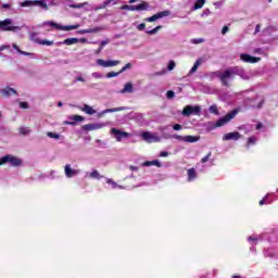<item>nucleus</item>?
Listing matches in <instances>:
<instances>
[{
	"instance_id": "obj_9",
	"label": "nucleus",
	"mask_w": 278,
	"mask_h": 278,
	"mask_svg": "<svg viewBox=\"0 0 278 278\" xmlns=\"http://www.w3.org/2000/svg\"><path fill=\"white\" fill-rule=\"evenodd\" d=\"M31 5H37L38 8H42V10H48L47 2L45 0H36V1H29L26 0L21 3L22 8H29Z\"/></svg>"
},
{
	"instance_id": "obj_45",
	"label": "nucleus",
	"mask_w": 278,
	"mask_h": 278,
	"mask_svg": "<svg viewBox=\"0 0 278 278\" xmlns=\"http://www.w3.org/2000/svg\"><path fill=\"white\" fill-rule=\"evenodd\" d=\"M110 41L105 40V41H101L100 43V48L96 51V53H101V51H103V47H105V45H108Z\"/></svg>"
},
{
	"instance_id": "obj_18",
	"label": "nucleus",
	"mask_w": 278,
	"mask_h": 278,
	"mask_svg": "<svg viewBox=\"0 0 278 278\" xmlns=\"http://www.w3.org/2000/svg\"><path fill=\"white\" fill-rule=\"evenodd\" d=\"M199 178V174H197V169L194 167H191L187 170V181L189 184H192V181H197Z\"/></svg>"
},
{
	"instance_id": "obj_28",
	"label": "nucleus",
	"mask_w": 278,
	"mask_h": 278,
	"mask_svg": "<svg viewBox=\"0 0 278 278\" xmlns=\"http://www.w3.org/2000/svg\"><path fill=\"white\" fill-rule=\"evenodd\" d=\"M0 92L3 94V97H11V94H16V89L7 87L0 90Z\"/></svg>"
},
{
	"instance_id": "obj_52",
	"label": "nucleus",
	"mask_w": 278,
	"mask_h": 278,
	"mask_svg": "<svg viewBox=\"0 0 278 278\" xmlns=\"http://www.w3.org/2000/svg\"><path fill=\"white\" fill-rule=\"evenodd\" d=\"M129 68H131V63H127L124 67H122L119 73H125V71H129Z\"/></svg>"
},
{
	"instance_id": "obj_10",
	"label": "nucleus",
	"mask_w": 278,
	"mask_h": 278,
	"mask_svg": "<svg viewBox=\"0 0 278 278\" xmlns=\"http://www.w3.org/2000/svg\"><path fill=\"white\" fill-rule=\"evenodd\" d=\"M98 66H101L102 68H111L113 66H118V64H121V61H112V60H102V59H98L96 61Z\"/></svg>"
},
{
	"instance_id": "obj_60",
	"label": "nucleus",
	"mask_w": 278,
	"mask_h": 278,
	"mask_svg": "<svg viewBox=\"0 0 278 278\" xmlns=\"http://www.w3.org/2000/svg\"><path fill=\"white\" fill-rule=\"evenodd\" d=\"M160 157H168V152L162 151V152L160 153Z\"/></svg>"
},
{
	"instance_id": "obj_20",
	"label": "nucleus",
	"mask_w": 278,
	"mask_h": 278,
	"mask_svg": "<svg viewBox=\"0 0 278 278\" xmlns=\"http://www.w3.org/2000/svg\"><path fill=\"white\" fill-rule=\"evenodd\" d=\"M85 177H87L88 179H97L98 181L103 179V175H101L97 169H93L92 172H87Z\"/></svg>"
},
{
	"instance_id": "obj_14",
	"label": "nucleus",
	"mask_w": 278,
	"mask_h": 278,
	"mask_svg": "<svg viewBox=\"0 0 278 278\" xmlns=\"http://www.w3.org/2000/svg\"><path fill=\"white\" fill-rule=\"evenodd\" d=\"M111 134L114 136L116 140H121V138H131V134L118 130L116 128H112Z\"/></svg>"
},
{
	"instance_id": "obj_31",
	"label": "nucleus",
	"mask_w": 278,
	"mask_h": 278,
	"mask_svg": "<svg viewBox=\"0 0 278 278\" xmlns=\"http://www.w3.org/2000/svg\"><path fill=\"white\" fill-rule=\"evenodd\" d=\"M201 64H203V60L202 59H198L194 63V65L191 67L189 75H193V73H197V71H199V67L201 66Z\"/></svg>"
},
{
	"instance_id": "obj_43",
	"label": "nucleus",
	"mask_w": 278,
	"mask_h": 278,
	"mask_svg": "<svg viewBox=\"0 0 278 278\" xmlns=\"http://www.w3.org/2000/svg\"><path fill=\"white\" fill-rule=\"evenodd\" d=\"M108 5H116V0H105L103 2V8H108Z\"/></svg>"
},
{
	"instance_id": "obj_13",
	"label": "nucleus",
	"mask_w": 278,
	"mask_h": 278,
	"mask_svg": "<svg viewBox=\"0 0 278 278\" xmlns=\"http://www.w3.org/2000/svg\"><path fill=\"white\" fill-rule=\"evenodd\" d=\"M125 110H127V106L106 109V110H103L102 112L98 113V118H103V116H105V114H112L114 112H125Z\"/></svg>"
},
{
	"instance_id": "obj_46",
	"label": "nucleus",
	"mask_w": 278,
	"mask_h": 278,
	"mask_svg": "<svg viewBox=\"0 0 278 278\" xmlns=\"http://www.w3.org/2000/svg\"><path fill=\"white\" fill-rule=\"evenodd\" d=\"M255 129L257 131H264L266 129V126H264V124H262V123H257L255 126Z\"/></svg>"
},
{
	"instance_id": "obj_58",
	"label": "nucleus",
	"mask_w": 278,
	"mask_h": 278,
	"mask_svg": "<svg viewBox=\"0 0 278 278\" xmlns=\"http://www.w3.org/2000/svg\"><path fill=\"white\" fill-rule=\"evenodd\" d=\"M5 49H10V45L0 46V53H1V51H5Z\"/></svg>"
},
{
	"instance_id": "obj_48",
	"label": "nucleus",
	"mask_w": 278,
	"mask_h": 278,
	"mask_svg": "<svg viewBox=\"0 0 278 278\" xmlns=\"http://www.w3.org/2000/svg\"><path fill=\"white\" fill-rule=\"evenodd\" d=\"M20 134H22V136H27L29 134V129L27 127H21Z\"/></svg>"
},
{
	"instance_id": "obj_32",
	"label": "nucleus",
	"mask_w": 278,
	"mask_h": 278,
	"mask_svg": "<svg viewBox=\"0 0 278 278\" xmlns=\"http://www.w3.org/2000/svg\"><path fill=\"white\" fill-rule=\"evenodd\" d=\"M79 42V39L77 38H67L63 42H60V45H66L67 47H71V45H77Z\"/></svg>"
},
{
	"instance_id": "obj_21",
	"label": "nucleus",
	"mask_w": 278,
	"mask_h": 278,
	"mask_svg": "<svg viewBox=\"0 0 278 278\" xmlns=\"http://www.w3.org/2000/svg\"><path fill=\"white\" fill-rule=\"evenodd\" d=\"M242 139V136L238 131L228 132L224 136V140H240Z\"/></svg>"
},
{
	"instance_id": "obj_56",
	"label": "nucleus",
	"mask_w": 278,
	"mask_h": 278,
	"mask_svg": "<svg viewBox=\"0 0 278 278\" xmlns=\"http://www.w3.org/2000/svg\"><path fill=\"white\" fill-rule=\"evenodd\" d=\"M254 53H258L260 55H264V50L262 48L254 49Z\"/></svg>"
},
{
	"instance_id": "obj_40",
	"label": "nucleus",
	"mask_w": 278,
	"mask_h": 278,
	"mask_svg": "<svg viewBox=\"0 0 278 278\" xmlns=\"http://www.w3.org/2000/svg\"><path fill=\"white\" fill-rule=\"evenodd\" d=\"M30 40L38 45V42H40V38H38V33H30Z\"/></svg>"
},
{
	"instance_id": "obj_23",
	"label": "nucleus",
	"mask_w": 278,
	"mask_h": 278,
	"mask_svg": "<svg viewBox=\"0 0 278 278\" xmlns=\"http://www.w3.org/2000/svg\"><path fill=\"white\" fill-rule=\"evenodd\" d=\"M99 31H103V27L101 26H98V27H94V28H88V29H81L78 31V34H99Z\"/></svg>"
},
{
	"instance_id": "obj_5",
	"label": "nucleus",
	"mask_w": 278,
	"mask_h": 278,
	"mask_svg": "<svg viewBox=\"0 0 278 278\" xmlns=\"http://www.w3.org/2000/svg\"><path fill=\"white\" fill-rule=\"evenodd\" d=\"M3 164H10V166H21L23 161L12 154H9L0 157V166H3Z\"/></svg>"
},
{
	"instance_id": "obj_44",
	"label": "nucleus",
	"mask_w": 278,
	"mask_h": 278,
	"mask_svg": "<svg viewBox=\"0 0 278 278\" xmlns=\"http://www.w3.org/2000/svg\"><path fill=\"white\" fill-rule=\"evenodd\" d=\"M121 75V72H110L106 74V77L111 79L112 77H118Z\"/></svg>"
},
{
	"instance_id": "obj_17",
	"label": "nucleus",
	"mask_w": 278,
	"mask_h": 278,
	"mask_svg": "<svg viewBox=\"0 0 278 278\" xmlns=\"http://www.w3.org/2000/svg\"><path fill=\"white\" fill-rule=\"evenodd\" d=\"M103 127H105L104 123H93L83 126V129H85V131H94L97 129H103Z\"/></svg>"
},
{
	"instance_id": "obj_6",
	"label": "nucleus",
	"mask_w": 278,
	"mask_h": 278,
	"mask_svg": "<svg viewBox=\"0 0 278 278\" xmlns=\"http://www.w3.org/2000/svg\"><path fill=\"white\" fill-rule=\"evenodd\" d=\"M64 175L67 179H73V177H79V175H81V169L71 164H66L64 167Z\"/></svg>"
},
{
	"instance_id": "obj_55",
	"label": "nucleus",
	"mask_w": 278,
	"mask_h": 278,
	"mask_svg": "<svg viewBox=\"0 0 278 278\" xmlns=\"http://www.w3.org/2000/svg\"><path fill=\"white\" fill-rule=\"evenodd\" d=\"M56 175H58V172H55V170H51V172H50V178H51V179H58V176H56Z\"/></svg>"
},
{
	"instance_id": "obj_12",
	"label": "nucleus",
	"mask_w": 278,
	"mask_h": 278,
	"mask_svg": "<svg viewBox=\"0 0 278 278\" xmlns=\"http://www.w3.org/2000/svg\"><path fill=\"white\" fill-rule=\"evenodd\" d=\"M264 239L262 238V236H250L248 237V242L249 244H251L250 251L252 253H255V245L257 244V242H262Z\"/></svg>"
},
{
	"instance_id": "obj_29",
	"label": "nucleus",
	"mask_w": 278,
	"mask_h": 278,
	"mask_svg": "<svg viewBox=\"0 0 278 278\" xmlns=\"http://www.w3.org/2000/svg\"><path fill=\"white\" fill-rule=\"evenodd\" d=\"M141 138H143V140H157L155 134H152L151 131L142 132Z\"/></svg>"
},
{
	"instance_id": "obj_1",
	"label": "nucleus",
	"mask_w": 278,
	"mask_h": 278,
	"mask_svg": "<svg viewBox=\"0 0 278 278\" xmlns=\"http://www.w3.org/2000/svg\"><path fill=\"white\" fill-rule=\"evenodd\" d=\"M215 75L219 78V81H222L223 86L226 87H229V81L235 79L236 75L241 77V79H251V74L247 73V71L240 66L228 67L224 72L218 71L215 73Z\"/></svg>"
},
{
	"instance_id": "obj_8",
	"label": "nucleus",
	"mask_w": 278,
	"mask_h": 278,
	"mask_svg": "<svg viewBox=\"0 0 278 278\" xmlns=\"http://www.w3.org/2000/svg\"><path fill=\"white\" fill-rule=\"evenodd\" d=\"M43 25H50V27H54V29H59L60 31H71L73 29H79V24L63 26L54 22H46L43 23Z\"/></svg>"
},
{
	"instance_id": "obj_41",
	"label": "nucleus",
	"mask_w": 278,
	"mask_h": 278,
	"mask_svg": "<svg viewBox=\"0 0 278 278\" xmlns=\"http://www.w3.org/2000/svg\"><path fill=\"white\" fill-rule=\"evenodd\" d=\"M161 28H162V26H156L155 28H153L151 30H147L146 34H149V36H153L156 33H159Z\"/></svg>"
},
{
	"instance_id": "obj_7",
	"label": "nucleus",
	"mask_w": 278,
	"mask_h": 278,
	"mask_svg": "<svg viewBox=\"0 0 278 278\" xmlns=\"http://www.w3.org/2000/svg\"><path fill=\"white\" fill-rule=\"evenodd\" d=\"M201 114V105H186L182 110V116H199Z\"/></svg>"
},
{
	"instance_id": "obj_16",
	"label": "nucleus",
	"mask_w": 278,
	"mask_h": 278,
	"mask_svg": "<svg viewBox=\"0 0 278 278\" xmlns=\"http://www.w3.org/2000/svg\"><path fill=\"white\" fill-rule=\"evenodd\" d=\"M240 60H242V62H245L248 64H256V62H260V60L262 59L249 55L247 53H242L240 54Z\"/></svg>"
},
{
	"instance_id": "obj_15",
	"label": "nucleus",
	"mask_w": 278,
	"mask_h": 278,
	"mask_svg": "<svg viewBox=\"0 0 278 278\" xmlns=\"http://www.w3.org/2000/svg\"><path fill=\"white\" fill-rule=\"evenodd\" d=\"M277 201V194L267 193L264 199L260 201V205H270V203Z\"/></svg>"
},
{
	"instance_id": "obj_57",
	"label": "nucleus",
	"mask_w": 278,
	"mask_h": 278,
	"mask_svg": "<svg viewBox=\"0 0 278 278\" xmlns=\"http://www.w3.org/2000/svg\"><path fill=\"white\" fill-rule=\"evenodd\" d=\"M144 27H147V25H146L144 23H141V24H139V25L137 26V29H138L139 31H142V30H144Z\"/></svg>"
},
{
	"instance_id": "obj_4",
	"label": "nucleus",
	"mask_w": 278,
	"mask_h": 278,
	"mask_svg": "<svg viewBox=\"0 0 278 278\" xmlns=\"http://www.w3.org/2000/svg\"><path fill=\"white\" fill-rule=\"evenodd\" d=\"M0 29L2 31H21L23 27L21 26H14V22L12 18H7L4 21H0Z\"/></svg>"
},
{
	"instance_id": "obj_61",
	"label": "nucleus",
	"mask_w": 278,
	"mask_h": 278,
	"mask_svg": "<svg viewBox=\"0 0 278 278\" xmlns=\"http://www.w3.org/2000/svg\"><path fill=\"white\" fill-rule=\"evenodd\" d=\"M260 29H262V25L257 24L254 34H260Z\"/></svg>"
},
{
	"instance_id": "obj_63",
	"label": "nucleus",
	"mask_w": 278,
	"mask_h": 278,
	"mask_svg": "<svg viewBox=\"0 0 278 278\" xmlns=\"http://www.w3.org/2000/svg\"><path fill=\"white\" fill-rule=\"evenodd\" d=\"M76 81H81L84 84V83H86V79H84V77H81V76H77Z\"/></svg>"
},
{
	"instance_id": "obj_54",
	"label": "nucleus",
	"mask_w": 278,
	"mask_h": 278,
	"mask_svg": "<svg viewBox=\"0 0 278 278\" xmlns=\"http://www.w3.org/2000/svg\"><path fill=\"white\" fill-rule=\"evenodd\" d=\"M180 140H199V137L187 136L185 138H180Z\"/></svg>"
},
{
	"instance_id": "obj_37",
	"label": "nucleus",
	"mask_w": 278,
	"mask_h": 278,
	"mask_svg": "<svg viewBox=\"0 0 278 278\" xmlns=\"http://www.w3.org/2000/svg\"><path fill=\"white\" fill-rule=\"evenodd\" d=\"M38 45H42V46H46V47H51L53 45V41L47 40V39H39Z\"/></svg>"
},
{
	"instance_id": "obj_25",
	"label": "nucleus",
	"mask_w": 278,
	"mask_h": 278,
	"mask_svg": "<svg viewBox=\"0 0 278 278\" xmlns=\"http://www.w3.org/2000/svg\"><path fill=\"white\" fill-rule=\"evenodd\" d=\"M141 166H156V168H162V163L160 162V160L146 161L141 164Z\"/></svg>"
},
{
	"instance_id": "obj_3",
	"label": "nucleus",
	"mask_w": 278,
	"mask_h": 278,
	"mask_svg": "<svg viewBox=\"0 0 278 278\" xmlns=\"http://www.w3.org/2000/svg\"><path fill=\"white\" fill-rule=\"evenodd\" d=\"M216 160L212 157V152H208L201 161L197 164V168L200 173H204L206 168H212Z\"/></svg>"
},
{
	"instance_id": "obj_34",
	"label": "nucleus",
	"mask_w": 278,
	"mask_h": 278,
	"mask_svg": "<svg viewBox=\"0 0 278 278\" xmlns=\"http://www.w3.org/2000/svg\"><path fill=\"white\" fill-rule=\"evenodd\" d=\"M208 112L210 114H214L215 116H218V114H220V112L218 111V105L213 104L208 108Z\"/></svg>"
},
{
	"instance_id": "obj_59",
	"label": "nucleus",
	"mask_w": 278,
	"mask_h": 278,
	"mask_svg": "<svg viewBox=\"0 0 278 278\" xmlns=\"http://www.w3.org/2000/svg\"><path fill=\"white\" fill-rule=\"evenodd\" d=\"M227 31H229V27L228 26H224L223 29H222L223 36H225V34H227Z\"/></svg>"
},
{
	"instance_id": "obj_47",
	"label": "nucleus",
	"mask_w": 278,
	"mask_h": 278,
	"mask_svg": "<svg viewBox=\"0 0 278 278\" xmlns=\"http://www.w3.org/2000/svg\"><path fill=\"white\" fill-rule=\"evenodd\" d=\"M91 77H94V79H103V74H101L99 72H93L91 74Z\"/></svg>"
},
{
	"instance_id": "obj_33",
	"label": "nucleus",
	"mask_w": 278,
	"mask_h": 278,
	"mask_svg": "<svg viewBox=\"0 0 278 278\" xmlns=\"http://www.w3.org/2000/svg\"><path fill=\"white\" fill-rule=\"evenodd\" d=\"M121 92L122 94H125V92H134V85L131 83H127Z\"/></svg>"
},
{
	"instance_id": "obj_22",
	"label": "nucleus",
	"mask_w": 278,
	"mask_h": 278,
	"mask_svg": "<svg viewBox=\"0 0 278 278\" xmlns=\"http://www.w3.org/2000/svg\"><path fill=\"white\" fill-rule=\"evenodd\" d=\"M65 2L67 3L68 8H73L74 10H81V8H86V5H89L88 2L75 4L73 3V0H65Z\"/></svg>"
},
{
	"instance_id": "obj_26",
	"label": "nucleus",
	"mask_w": 278,
	"mask_h": 278,
	"mask_svg": "<svg viewBox=\"0 0 278 278\" xmlns=\"http://www.w3.org/2000/svg\"><path fill=\"white\" fill-rule=\"evenodd\" d=\"M105 182L109 184V186H111L113 190H116V188H118L119 190H125V187L116 184V181H114V179L112 178H105Z\"/></svg>"
},
{
	"instance_id": "obj_64",
	"label": "nucleus",
	"mask_w": 278,
	"mask_h": 278,
	"mask_svg": "<svg viewBox=\"0 0 278 278\" xmlns=\"http://www.w3.org/2000/svg\"><path fill=\"white\" fill-rule=\"evenodd\" d=\"M129 169L134 173V172L138 170V167L137 166H130Z\"/></svg>"
},
{
	"instance_id": "obj_49",
	"label": "nucleus",
	"mask_w": 278,
	"mask_h": 278,
	"mask_svg": "<svg viewBox=\"0 0 278 278\" xmlns=\"http://www.w3.org/2000/svg\"><path fill=\"white\" fill-rule=\"evenodd\" d=\"M48 138H54V140H59L60 135L55 132H48L47 134Z\"/></svg>"
},
{
	"instance_id": "obj_62",
	"label": "nucleus",
	"mask_w": 278,
	"mask_h": 278,
	"mask_svg": "<svg viewBox=\"0 0 278 278\" xmlns=\"http://www.w3.org/2000/svg\"><path fill=\"white\" fill-rule=\"evenodd\" d=\"M173 129H175V131H179V129H181V125L176 124L174 125Z\"/></svg>"
},
{
	"instance_id": "obj_35",
	"label": "nucleus",
	"mask_w": 278,
	"mask_h": 278,
	"mask_svg": "<svg viewBox=\"0 0 278 278\" xmlns=\"http://www.w3.org/2000/svg\"><path fill=\"white\" fill-rule=\"evenodd\" d=\"M144 10H149V2H142L137 5V12H142Z\"/></svg>"
},
{
	"instance_id": "obj_39",
	"label": "nucleus",
	"mask_w": 278,
	"mask_h": 278,
	"mask_svg": "<svg viewBox=\"0 0 278 278\" xmlns=\"http://www.w3.org/2000/svg\"><path fill=\"white\" fill-rule=\"evenodd\" d=\"M191 45H202V42H205L204 38H194L190 40Z\"/></svg>"
},
{
	"instance_id": "obj_42",
	"label": "nucleus",
	"mask_w": 278,
	"mask_h": 278,
	"mask_svg": "<svg viewBox=\"0 0 278 278\" xmlns=\"http://www.w3.org/2000/svg\"><path fill=\"white\" fill-rule=\"evenodd\" d=\"M122 10H129L130 12H136L137 5H124L122 7Z\"/></svg>"
},
{
	"instance_id": "obj_36",
	"label": "nucleus",
	"mask_w": 278,
	"mask_h": 278,
	"mask_svg": "<svg viewBox=\"0 0 278 278\" xmlns=\"http://www.w3.org/2000/svg\"><path fill=\"white\" fill-rule=\"evenodd\" d=\"M205 5V0H198L195 4L193 5V10H201Z\"/></svg>"
},
{
	"instance_id": "obj_38",
	"label": "nucleus",
	"mask_w": 278,
	"mask_h": 278,
	"mask_svg": "<svg viewBox=\"0 0 278 278\" xmlns=\"http://www.w3.org/2000/svg\"><path fill=\"white\" fill-rule=\"evenodd\" d=\"M264 256L265 257H275V251H273V249H267L264 251Z\"/></svg>"
},
{
	"instance_id": "obj_2",
	"label": "nucleus",
	"mask_w": 278,
	"mask_h": 278,
	"mask_svg": "<svg viewBox=\"0 0 278 278\" xmlns=\"http://www.w3.org/2000/svg\"><path fill=\"white\" fill-rule=\"evenodd\" d=\"M238 112H239L238 109H235V110L228 112L223 117L218 118L215 123H210L211 129H216L218 127H225V125H228L229 123H231V121H233V118H236V116H238Z\"/></svg>"
},
{
	"instance_id": "obj_30",
	"label": "nucleus",
	"mask_w": 278,
	"mask_h": 278,
	"mask_svg": "<svg viewBox=\"0 0 278 278\" xmlns=\"http://www.w3.org/2000/svg\"><path fill=\"white\" fill-rule=\"evenodd\" d=\"M80 110L81 112H85V114H89V116H92V114H97V111L88 104H85L84 108H81Z\"/></svg>"
},
{
	"instance_id": "obj_24",
	"label": "nucleus",
	"mask_w": 278,
	"mask_h": 278,
	"mask_svg": "<svg viewBox=\"0 0 278 278\" xmlns=\"http://www.w3.org/2000/svg\"><path fill=\"white\" fill-rule=\"evenodd\" d=\"M12 47H13L14 51H16V53H18L20 55H27L28 58H36L35 53L26 52V51L18 49V45H16V43H13Z\"/></svg>"
},
{
	"instance_id": "obj_51",
	"label": "nucleus",
	"mask_w": 278,
	"mask_h": 278,
	"mask_svg": "<svg viewBox=\"0 0 278 278\" xmlns=\"http://www.w3.org/2000/svg\"><path fill=\"white\" fill-rule=\"evenodd\" d=\"M166 97H167V99H175V91L168 90V91L166 92Z\"/></svg>"
},
{
	"instance_id": "obj_11",
	"label": "nucleus",
	"mask_w": 278,
	"mask_h": 278,
	"mask_svg": "<svg viewBox=\"0 0 278 278\" xmlns=\"http://www.w3.org/2000/svg\"><path fill=\"white\" fill-rule=\"evenodd\" d=\"M166 16H170V11L165 10V11H161L154 15H152L151 17L146 18L147 23H155V21L160 20V18H164Z\"/></svg>"
},
{
	"instance_id": "obj_19",
	"label": "nucleus",
	"mask_w": 278,
	"mask_h": 278,
	"mask_svg": "<svg viewBox=\"0 0 278 278\" xmlns=\"http://www.w3.org/2000/svg\"><path fill=\"white\" fill-rule=\"evenodd\" d=\"M85 117L81 115H71L65 125H77V123H84Z\"/></svg>"
},
{
	"instance_id": "obj_27",
	"label": "nucleus",
	"mask_w": 278,
	"mask_h": 278,
	"mask_svg": "<svg viewBox=\"0 0 278 278\" xmlns=\"http://www.w3.org/2000/svg\"><path fill=\"white\" fill-rule=\"evenodd\" d=\"M242 142L244 144V147L242 148V151H249V149L257 144L256 140H244Z\"/></svg>"
},
{
	"instance_id": "obj_53",
	"label": "nucleus",
	"mask_w": 278,
	"mask_h": 278,
	"mask_svg": "<svg viewBox=\"0 0 278 278\" xmlns=\"http://www.w3.org/2000/svg\"><path fill=\"white\" fill-rule=\"evenodd\" d=\"M20 108H22V110H27L29 104L27 102H20Z\"/></svg>"
},
{
	"instance_id": "obj_50",
	"label": "nucleus",
	"mask_w": 278,
	"mask_h": 278,
	"mask_svg": "<svg viewBox=\"0 0 278 278\" xmlns=\"http://www.w3.org/2000/svg\"><path fill=\"white\" fill-rule=\"evenodd\" d=\"M176 66L175 61H169L168 66H167V71H174Z\"/></svg>"
}]
</instances>
